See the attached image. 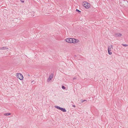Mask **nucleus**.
<instances>
[{
    "instance_id": "9b49d317",
    "label": "nucleus",
    "mask_w": 128,
    "mask_h": 128,
    "mask_svg": "<svg viewBox=\"0 0 128 128\" xmlns=\"http://www.w3.org/2000/svg\"><path fill=\"white\" fill-rule=\"evenodd\" d=\"M122 45L123 46H128V45H127V44H122Z\"/></svg>"
},
{
    "instance_id": "f257e3e1",
    "label": "nucleus",
    "mask_w": 128,
    "mask_h": 128,
    "mask_svg": "<svg viewBox=\"0 0 128 128\" xmlns=\"http://www.w3.org/2000/svg\"><path fill=\"white\" fill-rule=\"evenodd\" d=\"M113 49V45H111L108 47V53L109 54H112V52H111L110 51Z\"/></svg>"
},
{
    "instance_id": "f8f14e48",
    "label": "nucleus",
    "mask_w": 128,
    "mask_h": 128,
    "mask_svg": "<svg viewBox=\"0 0 128 128\" xmlns=\"http://www.w3.org/2000/svg\"><path fill=\"white\" fill-rule=\"evenodd\" d=\"M35 83V82L34 80H33L31 82V83L32 84H34Z\"/></svg>"
},
{
    "instance_id": "aec40b11",
    "label": "nucleus",
    "mask_w": 128,
    "mask_h": 128,
    "mask_svg": "<svg viewBox=\"0 0 128 128\" xmlns=\"http://www.w3.org/2000/svg\"><path fill=\"white\" fill-rule=\"evenodd\" d=\"M6 127H8V126H6Z\"/></svg>"
},
{
    "instance_id": "6e6552de",
    "label": "nucleus",
    "mask_w": 128,
    "mask_h": 128,
    "mask_svg": "<svg viewBox=\"0 0 128 128\" xmlns=\"http://www.w3.org/2000/svg\"><path fill=\"white\" fill-rule=\"evenodd\" d=\"M115 35L116 36L118 37L120 36H121L122 35V34H121L116 33L115 34Z\"/></svg>"
},
{
    "instance_id": "1a4fd4ad",
    "label": "nucleus",
    "mask_w": 128,
    "mask_h": 128,
    "mask_svg": "<svg viewBox=\"0 0 128 128\" xmlns=\"http://www.w3.org/2000/svg\"><path fill=\"white\" fill-rule=\"evenodd\" d=\"M8 48L7 46H4L2 47V50H5L6 49H8Z\"/></svg>"
},
{
    "instance_id": "2eb2a0df",
    "label": "nucleus",
    "mask_w": 128,
    "mask_h": 128,
    "mask_svg": "<svg viewBox=\"0 0 128 128\" xmlns=\"http://www.w3.org/2000/svg\"><path fill=\"white\" fill-rule=\"evenodd\" d=\"M62 88L63 89H65V87L64 86H62Z\"/></svg>"
},
{
    "instance_id": "412c9836",
    "label": "nucleus",
    "mask_w": 128,
    "mask_h": 128,
    "mask_svg": "<svg viewBox=\"0 0 128 128\" xmlns=\"http://www.w3.org/2000/svg\"><path fill=\"white\" fill-rule=\"evenodd\" d=\"M6 127H8V126H6Z\"/></svg>"
},
{
    "instance_id": "dca6fc26",
    "label": "nucleus",
    "mask_w": 128,
    "mask_h": 128,
    "mask_svg": "<svg viewBox=\"0 0 128 128\" xmlns=\"http://www.w3.org/2000/svg\"><path fill=\"white\" fill-rule=\"evenodd\" d=\"M76 77H74L73 78V80H74L75 79H76Z\"/></svg>"
},
{
    "instance_id": "f03ea898",
    "label": "nucleus",
    "mask_w": 128,
    "mask_h": 128,
    "mask_svg": "<svg viewBox=\"0 0 128 128\" xmlns=\"http://www.w3.org/2000/svg\"><path fill=\"white\" fill-rule=\"evenodd\" d=\"M16 76L17 78H19L20 80H22L23 79V76L20 74H16Z\"/></svg>"
},
{
    "instance_id": "a211bd4d",
    "label": "nucleus",
    "mask_w": 128,
    "mask_h": 128,
    "mask_svg": "<svg viewBox=\"0 0 128 128\" xmlns=\"http://www.w3.org/2000/svg\"><path fill=\"white\" fill-rule=\"evenodd\" d=\"M2 50V48H0V50Z\"/></svg>"
},
{
    "instance_id": "9d476101",
    "label": "nucleus",
    "mask_w": 128,
    "mask_h": 128,
    "mask_svg": "<svg viewBox=\"0 0 128 128\" xmlns=\"http://www.w3.org/2000/svg\"><path fill=\"white\" fill-rule=\"evenodd\" d=\"M11 114L10 113H4V115L5 116H8L10 115Z\"/></svg>"
},
{
    "instance_id": "39448f33",
    "label": "nucleus",
    "mask_w": 128,
    "mask_h": 128,
    "mask_svg": "<svg viewBox=\"0 0 128 128\" xmlns=\"http://www.w3.org/2000/svg\"><path fill=\"white\" fill-rule=\"evenodd\" d=\"M72 38H68L65 40L66 42L70 43H72Z\"/></svg>"
},
{
    "instance_id": "f3484780",
    "label": "nucleus",
    "mask_w": 128,
    "mask_h": 128,
    "mask_svg": "<svg viewBox=\"0 0 128 128\" xmlns=\"http://www.w3.org/2000/svg\"><path fill=\"white\" fill-rule=\"evenodd\" d=\"M72 106L73 107H74V108H75V107H76V106H75V105H72Z\"/></svg>"
},
{
    "instance_id": "423d86ee",
    "label": "nucleus",
    "mask_w": 128,
    "mask_h": 128,
    "mask_svg": "<svg viewBox=\"0 0 128 128\" xmlns=\"http://www.w3.org/2000/svg\"><path fill=\"white\" fill-rule=\"evenodd\" d=\"M53 74H52L51 75H50L49 76L48 78V81L49 82L50 80H52L53 78Z\"/></svg>"
},
{
    "instance_id": "6ab92c4d",
    "label": "nucleus",
    "mask_w": 128,
    "mask_h": 128,
    "mask_svg": "<svg viewBox=\"0 0 128 128\" xmlns=\"http://www.w3.org/2000/svg\"><path fill=\"white\" fill-rule=\"evenodd\" d=\"M22 2H24V1H22Z\"/></svg>"
},
{
    "instance_id": "ddd939ff",
    "label": "nucleus",
    "mask_w": 128,
    "mask_h": 128,
    "mask_svg": "<svg viewBox=\"0 0 128 128\" xmlns=\"http://www.w3.org/2000/svg\"><path fill=\"white\" fill-rule=\"evenodd\" d=\"M86 100H81V102H82H82H84V101H86Z\"/></svg>"
},
{
    "instance_id": "20e7f679",
    "label": "nucleus",
    "mask_w": 128,
    "mask_h": 128,
    "mask_svg": "<svg viewBox=\"0 0 128 128\" xmlns=\"http://www.w3.org/2000/svg\"><path fill=\"white\" fill-rule=\"evenodd\" d=\"M72 43L74 44L77 43L79 41L78 40H76L74 38H72Z\"/></svg>"
},
{
    "instance_id": "0eeeda50",
    "label": "nucleus",
    "mask_w": 128,
    "mask_h": 128,
    "mask_svg": "<svg viewBox=\"0 0 128 128\" xmlns=\"http://www.w3.org/2000/svg\"><path fill=\"white\" fill-rule=\"evenodd\" d=\"M84 6L85 7H86V8H88L89 7V4L87 3H85L84 4Z\"/></svg>"
},
{
    "instance_id": "7ed1b4c3",
    "label": "nucleus",
    "mask_w": 128,
    "mask_h": 128,
    "mask_svg": "<svg viewBox=\"0 0 128 128\" xmlns=\"http://www.w3.org/2000/svg\"><path fill=\"white\" fill-rule=\"evenodd\" d=\"M54 107L64 112H66V110L65 109V108H61L58 106H54Z\"/></svg>"
},
{
    "instance_id": "4468645a",
    "label": "nucleus",
    "mask_w": 128,
    "mask_h": 128,
    "mask_svg": "<svg viewBox=\"0 0 128 128\" xmlns=\"http://www.w3.org/2000/svg\"><path fill=\"white\" fill-rule=\"evenodd\" d=\"M76 11H77L78 13H80V11L79 10H78V9H76Z\"/></svg>"
}]
</instances>
